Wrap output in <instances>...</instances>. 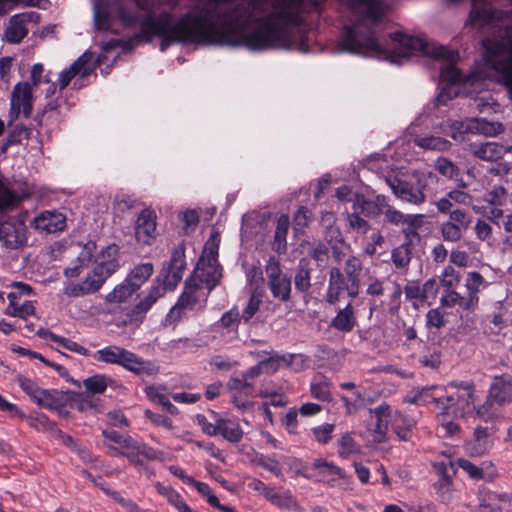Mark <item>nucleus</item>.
Listing matches in <instances>:
<instances>
[{"mask_svg": "<svg viewBox=\"0 0 512 512\" xmlns=\"http://www.w3.org/2000/svg\"><path fill=\"white\" fill-rule=\"evenodd\" d=\"M479 501L483 502H494L503 506H509L511 504V495L504 491H492L485 487L479 491Z\"/></svg>", "mask_w": 512, "mask_h": 512, "instance_id": "58836bf2", "label": "nucleus"}, {"mask_svg": "<svg viewBox=\"0 0 512 512\" xmlns=\"http://www.w3.org/2000/svg\"><path fill=\"white\" fill-rule=\"evenodd\" d=\"M33 86L29 82H18L14 85L10 96L9 125L16 121L22 113L29 118L33 112Z\"/></svg>", "mask_w": 512, "mask_h": 512, "instance_id": "9d476101", "label": "nucleus"}, {"mask_svg": "<svg viewBox=\"0 0 512 512\" xmlns=\"http://www.w3.org/2000/svg\"><path fill=\"white\" fill-rule=\"evenodd\" d=\"M468 152L480 160L496 162L505 155V146L497 142L470 143Z\"/></svg>", "mask_w": 512, "mask_h": 512, "instance_id": "5701e85b", "label": "nucleus"}, {"mask_svg": "<svg viewBox=\"0 0 512 512\" xmlns=\"http://www.w3.org/2000/svg\"><path fill=\"white\" fill-rule=\"evenodd\" d=\"M148 395L150 396L151 400L155 403L159 404L165 411L172 415L178 414V409L176 406H174L167 396H165L162 393L154 392L153 388H150L148 391Z\"/></svg>", "mask_w": 512, "mask_h": 512, "instance_id": "69168bd1", "label": "nucleus"}, {"mask_svg": "<svg viewBox=\"0 0 512 512\" xmlns=\"http://www.w3.org/2000/svg\"><path fill=\"white\" fill-rule=\"evenodd\" d=\"M434 489L443 503H449L452 499L453 480H437Z\"/></svg>", "mask_w": 512, "mask_h": 512, "instance_id": "bf43d9fd", "label": "nucleus"}, {"mask_svg": "<svg viewBox=\"0 0 512 512\" xmlns=\"http://www.w3.org/2000/svg\"><path fill=\"white\" fill-rule=\"evenodd\" d=\"M482 45L487 63L502 76L512 97V27L498 37L483 39Z\"/></svg>", "mask_w": 512, "mask_h": 512, "instance_id": "20e7f679", "label": "nucleus"}, {"mask_svg": "<svg viewBox=\"0 0 512 512\" xmlns=\"http://www.w3.org/2000/svg\"><path fill=\"white\" fill-rule=\"evenodd\" d=\"M433 468L439 477L438 480H453V476L456 473L454 463L450 459L434 462Z\"/></svg>", "mask_w": 512, "mask_h": 512, "instance_id": "5fc2aeb1", "label": "nucleus"}, {"mask_svg": "<svg viewBox=\"0 0 512 512\" xmlns=\"http://www.w3.org/2000/svg\"><path fill=\"white\" fill-rule=\"evenodd\" d=\"M443 239L448 242H458L463 236V229H460L454 222L445 221L440 226Z\"/></svg>", "mask_w": 512, "mask_h": 512, "instance_id": "3c124183", "label": "nucleus"}, {"mask_svg": "<svg viewBox=\"0 0 512 512\" xmlns=\"http://www.w3.org/2000/svg\"><path fill=\"white\" fill-rule=\"evenodd\" d=\"M227 389L233 393L244 394L246 397L254 396L253 382L241 374V377H231L226 384Z\"/></svg>", "mask_w": 512, "mask_h": 512, "instance_id": "e433bc0d", "label": "nucleus"}, {"mask_svg": "<svg viewBox=\"0 0 512 512\" xmlns=\"http://www.w3.org/2000/svg\"><path fill=\"white\" fill-rule=\"evenodd\" d=\"M216 428L217 435H221L229 443L237 444L243 439L244 432L236 421L218 418Z\"/></svg>", "mask_w": 512, "mask_h": 512, "instance_id": "393cba45", "label": "nucleus"}, {"mask_svg": "<svg viewBox=\"0 0 512 512\" xmlns=\"http://www.w3.org/2000/svg\"><path fill=\"white\" fill-rule=\"evenodd\" d=\"M435 169L444 177L449 179L458 180L460 176V169L450 159L439 157L435 161Z\"/></svg>", "mask_w": 512, "mask_h": 512, "instance_id": "a19ab883", "label": "nucleus"}, {"mask_svg": "<svg viewBox=\"0 0 512 512\" xmlns=\"http://www.w3.org/2000/svg\"><path fill=\"white\" fill-rule=\"evenodd\" d=\"M65 216L57 211H43L34 218L31 226L42 233H55L65 228Z\"/></svg>", "mask_w": 512, "mask_h": 512, "instance_id": "412c9836", "label": "nucleus"}, {"mask_svg": "<svg viewBox=\"0 0 512 512\" xmlns=\"http://www.w3.org/2000/svg\"><path fill=\"white\" fill-rule=\"evenodd\" d=\"M346 292L351 299L356 298L360 293V284L349 280L338 267L329 270L328 287L325 300L328 304L334 305L340 301L342 293Z\"/></svg>", "mask_w": 512, "mask_h": 512, "instance_id": "6e6552de", "label": "nucleus"}, {"mask_svg": "<svg viewBox=\"0 0 512 512\" xmlns=\"http://www.w3.org/2000/svg\"><path fill=\"white\" fill-rule=\"evenodd\" d=\"M26 226L23 222L9 218L0 223V241L11 249H16L26 242Z\"/></svg>", "mask_w": 512, "mask_h": 512, "instance_id": "2eb2a0df", "label": "nucleus"}, {"mask_svg": "<svg viewBox=\"0 0 512 512\" xmlns=\"http://www.w3.org/2000/svg\"><path fill=\"white\" fill-rule=\"evenodd\" d=\"M185 265L184 251L175 249L172 252L167 270H165L163 281L160 282V280L157 279V284L153 285L144 299L137 303L127 314L130 323L142 322L145 314L151 309L156 301L164 296L167 290H174L176 288L182 279Z\"/></svg>", "mask_w": 512, "mask_h": 512, "instance_id": "7ed1b4c3", "label": "nucleus"}, {"mask_svg": "<svg viewBox=\"0 0 512 512\" xmlns=\"http://www.w3.org/2000/svg\"><path fill=\"white\" fill-rule=\"evenodd\" d=\"M113 456H124L134 466H141L143 461L140 457L147 460H155L158 458V453L153 448L144 443L137 442L130 436H125L121 440L119 447L109 446Z\"/></svg>", "mask_w": 512, "mask_h": 512, "instance_id": "9b49d317", "label": "nucleus"}, {"mask_svg": "<svg viewBox=\"0 0 512 512\" xmlns=\"http://www.w3.org/2000/svg\"><path fill=\"white\" fill-rule=\"evenodd\" d=\"M242 321L238 308L233 307L229 311H226L220 320L217 322V325L228 331H237L238 325Z\"/></svg>", "mask_w": 512, "mask_h": 512, "instance_id": "37998d69", "label": "nucleus"}, {"mask_svg": "<svg viewBox=\"0 0 512 512\" xmlns=\"http://www.w3.org/2000/svg\"><path fill=\"white\" fill-rule=\"evenodd\" d=\"M395 247L391 252V261L394 267L400 271H407L412 258V243L410 238Z\"/></svg>", "mask_w": 512, "mask_h": 512, "instance_id": "c756f323", "label": "nucleus"}, {"mask_svg": "<svg viewBox=\"0 0 512 512\" xmlns=\"http://www.w3.org/2000/svg\"><path fill=\"white\" fill-rule=\"evenodd\" d=\"M290 225L289 217L285 214L281 215L277 220V225L274 233L275 250L278 253L284 252L287 247L286 236Z\"/></svg>", "mask_w": 512, "mask_h": 512, "instance_id": "473e14b6", "label": "nucleus"}, {"mask_svg": "<svg viewBox=\"0 0 512 512\" xmlns=\"http://www.w3.org/2000/svg\"><path fill=\"white\" fill-rule=\"evenodd\" d=\"M266 499L280 509H300L295 498L288 490L280 494L272 488L266 496Z\"/></svg>", "mask_w": 512, "mask_h": 512, "instance_id": "72a5a7b5", "label": "nucleus"}, {"mask_svg": "<svg viewBox=\"0 0 512 512\" xmlns=\"http://www.w3.org/2000/svg\"><path fill=\"white\" fill-rule=\"evenodd\" d=\"M91 59L92 54L85 52L80 57H78L67 69L61 71L58 78L59 90L62 91L65 89L76 76L85 78L90 75L92 71V67L90 65Z\"/></svg>", "mask_w": 512, "mask_h": 512, "instance_id": "a211bd4d", "label": "nucleus"}, {"mask_svg": "<svg viewBox=\"0 0 512 512\" xmlns=\"http://www.w3.org/2000/svg\"><path fill=\"white\" fill-rule=\"evenodd\" d=\"M197 273L199 281L206 285L209 292L218 285L222 277L218 262L211 260H201L197 266Z\"/></svg>", "mask_w": 512, "mask_h": 512, "instance_id": "b1692460", "label": "nucleus"}, {"mask_svg": "<svg viewBox=\"0 0 512 512\" xmlns=\"http://www.w3.org/2000/svg\"><path fill=\"white\" fill-rule=\"evenodd\" d=\"M114 209L125 213L138 206V201L126 194L117 195L113 201Z\"/></svg>", "mask_w": 512, "mask_h": 512, "instance_id": "0e129e2a", "label": "nucleus"}, {"mask_svg": "<svg viewBox=\"0 0 512 512\" xmlns=\"http://www.w3.org/2000/svg\"><path fill=\"white\" fill-rule=\"evenodd\" d=\"M94 25L99 31H107L111 26L109 13L99 5H96L94 8Z\"/></svg>", "mask_w": 512, "mask_h": 512, "instance_id": "052dcab7", "label": "nucleus"}, {"mask_svg": "<svg viewBox=\"0 0 512 512\" xmlns=\"http://www.w3.org/2000/svg\"><path fill=\"white\" fill-rule=\"evenodd\" d=\"M108 377L106 375H94L83 381V385L88 392L100 394L107 388Z\"/></svg>", "mask_w": 512, "mask_h": 512, "instance_id": "603ef678", "label": "nucleus"}, {"mask_svg": "<svg viewBox=\"0 0 512 512\" xmlns=\"http://www.w3.org/2000/svg\"><path fill=\"white\" fill-rule=\"evenodd\" d=\"M457 465L462 468L470 478L475 480L485 479V474L481 468L466 459H458Z\"/></svg>", "mask_w": 512, "mask_h": 512, "instance_id": "774afa93", "label": "nucleus"}, {"mask_svg": "<svg viewBox=\"0 0 512 512\" xmlns=\"http://www.w3.org/2000/svg\"><path fill=\"white\" fill-rule=\"evenodd\" d=\"M386 182L394 195L402 201L420 205L425 202L426 178L422 174H415L411 180H402L397 177L387 178Z\"/></svg>", "mask_w": 512, "mask_h": 512, "instance_id": "0eeeda50", "label": "nucleus"}, {"mask_svg": "<svg viewBox=\"0 0 512 512\" xmlns=\"http://www.w3.org/2000/svg\"><path fill=\"white\" fill-rule=\"evenodd\" d=\"M156 214L149 208L143 209L138 215L134 234L138 243L150 245L156 238Z\"/></svg>", "mask_w": 512, "mask_h": 512, "instance_id": "dca6fc26", "label": "nucleus"}, {"mask_svg": "<svg viewBox=\"0 0 512 512\" xmlns=\"http://www.w3.org/2000/svg\"><path fill=\"white\" fill-rule=\"evenodd\" d=\"M295 288L300 292H307L311 287L310 269L306 263L300 261L294 278Z\"/></svg>", "mask_w": 512, "mask_h": 512, "instance_id": "a18cd8bd", "label": "nucleus"}, {"mask_svg": "<svg viewBox=\"0 0 512 512\" xmlns=\"http://www.w3.org/2000/svg\"><path fill=\"white\" fill-rule=\"evenodd\" d=\"M262 303V297L259 293L254 291L243 309L240 317L243 322H249L259 310L260 304Z\"/></svg>", "mask_w": 512, "mask_h": 512, "instance_id": "8fccbe9b", "label": "nucleus"}, {"mask_svg": "<svg viewBox=\"0 0 512 512\" xmlns=\"http://www.w3.org/2000/svg\"><path fill=\"white\" fill-rule=\"evenodd\" d=\"M355 325L356 318L351 303H348L344 308L340 309L330 323L332 328L341 332H350Z\"/></svg>", "mask_w": 512, "mask_h": 512, "instance_id": "a878e982", "label": "nucleus"}, {"mask_svg": "<svg viewBox=\"0 0 512 512\" xmlns=\"http://www.w3.org/2000/svg\"><path fill=\"white\" fill-rule=\"evenodd\" d=\"M117 16L124 26H134L137 23L141 24V16L124 5H119Z\"/></svg>", "mask_w": 512, "mask_h": 512, "instance_id": "4d7b16f0", "label": "nucleus"}, {"mask_svg": "<svg viewBox=\"0 0 512 512\" xmlns=\"http://www.w3.org/2000/svg\"><path fill=\"white\" fill-rule=\"evenodd\" d=\"M137 289L132 286L126 279L125 281L116 286L112 292L106 295L105 300L109 303H123L127 301Z\"/></svg>", "mask_w": 512, "mask_h": 512, "instance_id": "f704fd0d", "label": "nucleus"}, {"mask_svg": "<svg viewBox=\"0 0 512 512\" xmlns=\"http://www.w3.org/2000/svg\"><path fill=\"white\" fill-rule=\"evenodd\" d=\"M460 273L451 265L444 267L440 277V284L443 287V293L440 297V305L444 308H454L456 300L452 295H458L456 287L460 283Z\"/></svg>", "mask_w": 512, "mask_h": 512, "instance_id": "6ab92c4d", "label": "nucleus"}, {"mask_svg": "<svg viewBox=\"0 0 512 512\" xmlns=\"http://www.w3.org/2000/svg\"><path fill=\"white\" fill-rule=\"evenodd\" d=\"M466 294L452 295L455 302V307L464 311L475 310L479 303L478 294L488 286V282L477 271L468 272L465 278Z\"/></svg>", "mask_w": 512, "mask_h": 512, "instance_id": "f8f14e48", "label": "nucleus"}, {"mask_svg": "<svg viewBox=\"0 0 512 512\" xmlns=\"http://www.w3.org/2000/svg\"><path fill=\"white\" fill-rule=\"evenodd\" d=\"M153 271L152 263H143L134 267L126 280L138 290L150 278Z\"/></svg>", "mask_w": 512, "mask_h": 512, "instance_id": "2f4dec72", "label": "nucleus"}, {"mask_svg": "<svg viewBox=\"0 0 512 512\" xmlns=\"http://www.w3.org/2000/svg\"><path fill=\"white\" fill-rule=\"evenodd\" d=\"M91 258L92 254L89 251H84L78 257L79 264L73 267L66 268L64 270V275L68 278L78 277L82 273L83 269L88 266V263L91 261Z\"/></svg>", "mask_w": 512, "mask_h": 512, "instance_id": "13d9d810", "label": "nucleus"}, {"mask_svg": "<svg viewBox=\"0 0 512 512\" xmlns=\"http://www.w3.org/2000/svg\"><path fill=\"white\" fill-rule=\"evenodd\" d=\"M268 369L276 371L278 369V361L274 358L260 361L242 374L248 379V381L253 382L255 378L259 377L264 371Z\"/></svg>", "mask_w": 512, "mask_h": 512, "instance_id": "79ce46f5", "label": "nucleus"}, {"mask_svg": "<svg viewBox=\"0 0 512 512\" xmlns=\"http://www.w3.org/2000/svg\"><path fill=\"white\" fill-rule=\"evenodd\" d=\"M413 142L419 148L438 152L448 151L452 146L449 140L435 135L416 137Z\"/></svg>", "mask_w": 512, "mask_h": 512, "instance_id": "7c9ffc66", "label": "nucleus"}, {"mask_svg": "<svg viewBox=\"0 0 512 512\" xmlns=\"http://www.w3.org/2000/svg\"><path fill=\"white\" fill-rule=\"evenodd\" d=\"M507 191L503 186H494L486 195L485 201L493 206H502L505 202Z\"/></svg>", "mask_w": 512, "mask_h": 512, "instance_id": "338daca9", "label": "nucleus"}, {"mask_svg": "<svg viewBox=\"0 0 512 512\" xmlns=\"http://www.w3.org/2000/svg\"><path fill=\"white\" fill-rule=\"evenodd\" d=\"M474 444L472 454L483 455L489 449V431L488 428L477 426L473 433Z\"/></svg>", "mask_w": 512, "mask_h": 512, "instance_id": "ea45409f", "label": "nucleus"}, {"mask_svg": "<svg viewBox=\"0 0 512 512\" xmlns=\"http://www.w3.org/2000/svg\"><path fill=\"white\" fill-rule=\"evenodd\" d=\"M387 206L388 198L385 195H377L371 200L364 195L356 194L353 201V209L369 218L379 217Z\"/></svg>", "mask_w": 512, "mask_h": 512, "instance_id": "aec40b11", "label": "nucleus"}, {"mask_svg": "<svg viewBox=\"0 0 512 512\" xmlns=\"http://www.w3.org/2000/svg\"><path fill=\"white\" fill-rule=\"evenodd\" d=\"M13 351L18 354L28 356L30 358L41 359V362H43L47 366L54 368L58 372V374L62 377L66 376L68 374V371L64 366L49 361L48 359H46L43 355H41L38 352L31 351V350L25 349L23 347L14 348Z\"/></svg>", "mask_w": 512, "mask_h": 512, "instance_id": "09e8293b", "label": "nucleus"}, {"mask_svg": "<svg viewBox=\"0 0 512 512\" xmlns=\"http://www.w3.org/2000/svg\"><path fill=\"white\" fill-rule=\"evenodd\" d=\"M390 423L393 431L397 434L400 440H410L412 429L415 426V421L413 419L403 415L399 411H394Z\"/></svg>", "mask_w": 512, "mask_h": 512, "instance_id": "c85d7f7f", "label": "nucleus"}, {"mask_svg": "<svg viewBox=\"0 0 512 512\" xmlns=\"http://www.w3.org/2000/svg\"><path fill=\"white\" fill-rule=\"evenodd\" d=\"M451 387H456L462 389V393H457L456 405L463 404L467 408L470 406H474L475 404V386L472 382H461V383H451Z\"/></svg>", "mask_w": 512, "mask_h": 512, "instance_id": "c9c22d12", "label": "nucleus"}, {"mask_svg": "<svg viewBox=\"0 0 512 512\" xmlns=\"http://www.w3.org/2000/svg\"><path fill=\"white\" fill-rule=\"evenodd\" d=\"M448 221L454 222L460 229L466 231L472 223V216L464 210L454 209L450 211Z\"/></svg>", "mask_w": 512, "mask_h": 512, "instance_id": "680f3d73", "label": "nucleus"}, {"mask_svg": "<svg viewBox=\"0 0 512 512\" xmlns=\"http://www.w3.org/2000/svg\"><path fill=\"white\" fill-rule=\"evenodd\" d=\"M452 128L464 133L481 134L486 137H494L504 132L501 122H490L485 118H469L465 121H455Z\"/></svg>", "mask_w": 512, "mask_h": 512, "instance_id": "4468645a", "label": "nucleus"}, {"mask_svg": "<svg viewBox=\"0 0 512 512\" xmlns=\"http://www.w3.org/2000/svg\"><path fill=\"white\" fill-rule=\"evenodd\" d=\"M28 29L21 22L15 19L14 16L10 18V24L5 30V38L9 43H19L27 35Z\"/></svg>", "mask_w": 512, "mask_h": 512, "instance_id": "4c0bfd02", "label": "nucleus"}, {"mask_svg": "<svg viewBox=\"0 0 512 512\" xmlns=\"http://www.w3.org/2000/svg\"><path fill=\"white\" fill-rule=\"evenodd\" d=\"M329 381L321 376L319 377V380L317 382H313L311 384V388H310V391H311V395L320 400V401H323V402H327V401H330L331 400V393H330V390H329Z\"/></svg>", "mask_w": 512, "mask_h": 512, "instance_id": "de8ad7c7", "label": "nucleus"}, {"mask_svg": "<svg viewBox=\"0 0 512 512\" xmlns=\"http://www.w3.org/2000/svg\"><path fill=\"white\" fill-rule=\"evenodd\" d=\"M47 333H48V337L50 338V340L59 344L63 348H65L69 351L75 352L79 355H83V356L89 355V352L85 347H83L82 345H79L78 343L72 341L71 339L56 335L52 332H47Z\"/></svg>", "mask_w": 512, "mask_h": 512, "instance_id": "49530a36", "label": "nucleus"}, {"mask_svg": "<svg viewBox=\"0 0 512 512\" xmlns=\"http://www.w3.org/2000/svg\"><path fill=\"white\" fill-rule=\"evenodd\" d=\"M119 267L116 260L100 262L85 277L81 283H68L63 292L69 297H82L97 292L105 280L109 278Z\"/></svg>", "mask_w": 512, "mask_h": 512, "instance_id": "423d86ee", "label": "nucleus"}, {"mask_svg": "<svg viewBox=\"0 0 512 512\" xmlns=\"http://www.w3.org/2000/svg\"><path fill=\"white\" fill-rule=\"evenodd\" d=\"M503 407L488 394L484 403L476 408V416L484 422L497 421L503 417Z\"/></svg>", "mask_w": 512, "mask_h": 512, "instance_id": "cd10ccee", "label": "nucleus"}, {"mask_svg": "<svg viewBox=\"0 0 512 512\" xmlns=\"http://www.w3.org/2000/svg\"><path fill=\"white\" fill-rule=\"evenodd\" d=\"M200 290L201 285L196 279L186 280L184 290L177 303L171 308L168 317L176 321L181 318L182 311L194 309L199 300L198 292Z\"/></svg>", "mask_w": 512, "mask_h": 512, "instance_id": "f3484780", "label": "nucleus"}, {"mask_svg": "<svg viewBox=\"0 0 512 512\" xmlns=\"http://www.w3.org/2000/svg\"><path fill=\"white\" fill-rule=\"evenodd\" d=\"M383 214L385 221L391 225L403 226L402 232L406 238L417 236V229L422 225L423 215L420 214H403L388 202Z\"/></svg>", "mask_w": 512, "mask_h": 512, "instance_id": "ddd939ff", "label": "nucleus"}, {"mask_svg": "<svg viewBox=\"0 0 512 512\" xmlns=\"http://www.w3.org/2000/svg\"><path fill=\"white\" fill-rule=\"evenodd\" d=\"M34 402L44 408L59 410L66 405V397L58 390L41 389Z\"/></svg>", "mask_w": 512, "mask_h": 512, "instance_id": "bb28decb", "label": "nucleus"}, {"mask_svg": "<svg viewBox=\"0 0 512 512\" xmlns=\"http://www.w3.org/2000/svg\"><path fill=\"white\" fill-rule=\"evenodd\" d=\"M362 271V261L359 257L351 255L347 258L344 265V276L349 280H353L360 284V276Z\"/></svg>", "mask_w": 512, "mask_h": 512, "instance_id": "c03bdc74", "label": "nucleus"}, {"mask_svg": "<svg viewBox=\"0 0 512 512\" xmlns=\"http://www.w3.org/2000/svg\"><path fill=\"white\" fill-rule=\"evenodd\" d=\"M391 47H384L376 38L370 25L362 21L353 26L344 28L341 40V51L350 52L362 56L389 59L393 63H401L415 52L419 51L426 56L446 60L441 67V80L448 85L456 86L460 82H468L455 67L458 54L450 51L442 45L429 43L422 38L408 36L399 32L392 33Z\"/></svg>", "mask_w": 512, "mask_h": 512, "instance_id": "f03ea898", "label": "nucleus"}, {"mask_svg": "<svg viewBox=\"0 0 512 512\" xmlns=\"http://www.w3.org/2000/svg\"><path fill=\"white\" fill-rule=\"evenodd\" d=\"M16 381L21 389L33 400L37 398L41 388L30 378L21 374L16 376Z\"/></svg>", "mask_w": 512, "mask_h": 512, "instance_id": "e2e57ef3", "label": "nucleus"}, {"mask_svg": "<svg viewBox=\"0 0 512 512\" xmlns=\"http://www.w3.org/2000/svg\"><path fill=\"white\" fill-rule=\"evenodd\" d=\"M134 2L145 14L140 31L130 41L150 42L158 36L161 51L176 42L287 49L293 43L290 25L299 21L303 4L302 0H198L173 23L171 12L155 15L152 0Z\"/></svg>", "mask_w": 512, "mask_h": 512, "instance_id": "f257e3e1", "label": "nucleus"}, {"mask_svg": "<svg viewBox=\"0 0 512 512\" xmlns=\"http://www.w3.org/2000/svg\"><path fill=\"white\" fill-rule=\"evenodd\" d=\"M92 357L97 362L119 365L137 375H153L157 372V368L150 361H145L135 353L117 345L103 347Z\"/></svg>", "mask_w": 512, "mask_h": 512, "instance_id": "39448f33", "label": "nucleus"}, {"mask_svg": "<svg viewBox=\"0 0 512 512\" xmlns=\"http://www.w3.org/2000/svg\"><path fill=\"white\" fill-rule=\"evenodd\" d=\"M268 287L274 298L287 302L291 298V279L283 273L279 260L271 256L265 266Z\"/></svg>", "mask_w": 512, "mask_h": 512, "instance_id": "1a4fd4ad", "label": "nucleus"}, {"mask_svg": "<svg viewBox=\"0 0 512 512\" xmlns=\"http://www.w3.org/2000/svg\"><path fill=\"white\" fill-rule=\"evenodd\" d=\"M21 201V198L14 194L1 180H0V211L13 208Z\"/></svg>", "mask_w": 512, "mask_h": 512, "instance_id": "864d4df0", "label": "nucleus"}, {"mask_svg": "<svg viewBox=\"0 0 512 512\" xmlns=\"http://www.w3.org/2000/svg\"><path fill=\"white\" fill-rule=\"evenodd\" d=\"M488 394L500 405H507L512 402V376L502 374L492 379Z\"/></svg>", "mask_w": 512, "mask_h": 512, "instance_id": "4be33fe9", "label": "nucleus"}, {"mask_svg": "<svg viewBox=\"0 0 512 512\" xmlns=\"http://www.w3.org/2000/svg\"><path fill=\"white\" fill-rule=\"evenodd\" d=\"M346 220L349 227L357 233L366 234L371 228L369 222L362 218L358 211L347 213Z\"/></svg>", "mask_w": 512, "mask_h": 512, "instance_id": "6e6d98bb", "label": "nucleus"}]
</instances>
